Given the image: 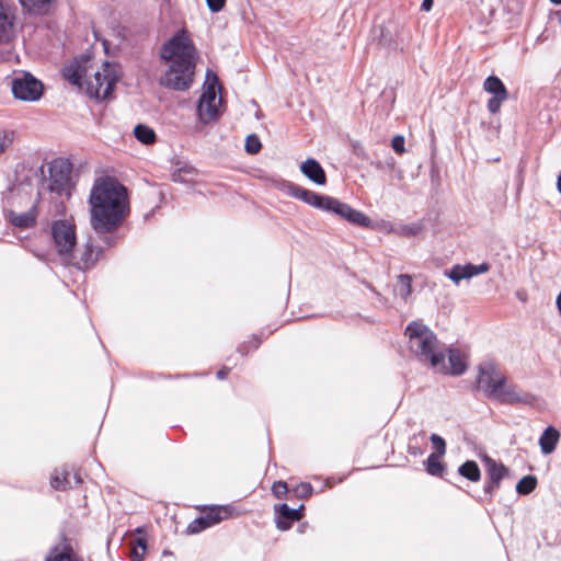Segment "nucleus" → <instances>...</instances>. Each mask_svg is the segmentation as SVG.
<instances>
[{
    "mask_svg": "<svg viewBox=\"0 0 561 561\" xmlns=\"http://www.w3.org/2000/svg\"><path fill=\"white\" fill-rule=\"evenodd\" d=\"M88 203L90 224L98 233L115 231L130 213L127 188L112 176L95 179Z\"/></svg>",
    "mask_w": 561,
    "mask_h": 561,
    "instance_id": "1",
    "label": "nucleus"
},
{
    "mask_svg": "<svg viewBox=\"0 0 561 561\" xmlns=\"http://www.w3.org/2000/svg\"><path fill=\"white\" fill-rule=\"evenodd\" d=\"M160 57L169 64L168 70L160 78V84L175 91L190 89L195 71L196 49L186 32H178L164 43Z\"/></svg>",
    "mask_w": 561,
    "mask_h": 561,
    "instance_id": "2",
    "label": "nucleus"
},
{
    "mask_svg": "<svg viewBox=\"0 0 561 561\" xmlns=\"http://www.w3.org/2000/svg\"><path fill=\"white\" fill-rule=\"evenodd\" d=\"M289 194L314 208L335 215L353 225L365 228L371 227V220L368 216L335 197L322 195L298 185H290Z\"/></svg>",
    "mask_w": 561,
    "mask_h": 561,
    "instance_id": "3",
    "label": "nucleus"
},
{
    "mask_svg": "<svg viewBox=\"0 0 561 561\" xmlns=\"http://www.w3.org/2000/svg\"><path fill=\"white\" fill-rule=\"evenodd\" d=\"M411 353L432 368H445V353L436 334L424 323L412 321L405 328Z\"/></svg>",
    "mask_w": 561,
    "mask_h": 561,
    "instance_id": "4",
    "label": "nucleus"
},
{
    "mask_svg": "<svg viewBox=\"0 0 561 561\" xmlns=\"http://www.w3.org/2000/svg\"><path fill=\"white\" fill-rule=\"evenodd\" d=\"M121 68L116 64L105 61L101 70L94 72L87 82V93L96 100L106 99L114 90L121 78Z\"/></svg>",
    "mask_w": 561,
    "mask_h": 561,
    "instance_id": "5",
    "label": "nucleus"
},
{
    "mask_svg": "<svg viewBox=\"0 0 561 561\" xmlns=\"http://www.w3.org/2000/svg\"><path fill=\"white\" fill-rule=\"evenodd\" d=\"M51 237L62 263H71L77 245L76 226L66 219L55 220L51 225Z\"/></svg>",
    "mask_w": 561,
    "mask_h": 561,
    "instance_id": "6",
    "label": "nucleus"
},
{
    "mask_svg": "<svg viewBox=\"0 0 561 561\" xmlns=\"http://www.w3.org/2000/svg\"><path fill=\"white\" fill-rule=\"evenodd\" d=\"M504 382H506V376L493 359H485L479 364L477 388L488 398L492 399Z\"/></svg>",
    "mask_w": 561,
    "mask_h": 561,
    "instance_id": "7",
    "label": "nucleus"
},
{
    "mask_svg": "<svg viewBox=\"0 0 561 561\" xmlns=\"http://www.w3.org/2000/svg\"><path fill=\"white\" fill-rule=\"evenodd\" d=\"M48 188L58 195H70L72 164L65 159H56L49 164Z\"/></svg>",
    "mask_w": 561,
    "mask_h": 561,
    "instance_id": "8",
    "label": "nucleus"
},
{
    "mask_svg": "<svg viewBox=\"0 0 561 561\" xmlns=\"http://www.w3.org/2000/svg\"><path fill=\"white\" fill-rule=\"evenodd\" d=\"M210 75L211 81L204 89L197 106L198 115L203 123H209L218 116L217 105L220 100L217 99V89L219 88V81L217 76L210 71H207V79H209Z\"/></svg>",
    "mask_w": 561,
    "mask_h": 561,
    "instance_id": "9",
    "label": "nucleus"
},
{
    "mask_svg": "<svg viewBox=\"0 0 561 561\" xmlns=\"http://www.w3.org/2000/svg\"><path fill=\"white\" fill-rule=\"evenodd\" d=\"M11 90L14 98L34 102L43 94V83L31 73L24 72L12 80Z\"/></svg>",
    "mask_w": 561,
    "mask_h": 561,
    "instance_id": "10",
    "label": "nucleus"
},
{
    "mask_svg": "<svg viewBox=\"0 0 561 561\" xmlns=\"http://www.w3.org/2000/svg\"><path fill=\"white\" fill-rule=\"evenodd\" d=\"M504 404H531L534 397L515 385H507V381L500 387L495 396L492 398Z\"/></svg>",
    "mask_w": 561,
    "mask_h": 561,
    "instance_id": "11",
    "label": "nucleus"
},
{
    "mask_svg": "<svg viewBox=\"0 0 561 561\" xmlns=\"http://www.w3.org/2000/svg\"><path fill=\"white\" fill-rule=\"evenodd\" d=\"M374 38L388 48H397L401 38V27L393 21H388L377 26L373 31Z\"/></svg>",
    "mask_w": 561,
    "mask_h": 561,
    "instance_id": "12",
    "label": "nucleus"
},
{
    "mask_svg": "<svg viewBox=\"0 0 561 561\" xmlns=\"http://www.w3.org/2000/svg\"><path fill=\"white\" fill-rule=\"evenodd\" d=\"M304 505L301 504L298 508H290L287 504L283 503L275 505V512L277 514L276 527L279 530H288L294 522H298L302 517L301 511Z\"/></svg>",
    "mask_w": 561,
    "mask_h": 561,
    "instance_id": "13",
    "label": "nucleus"
},
{
    "mask_svg": "<svg viewBox=\"0 0 561 561\" xmlns=\"http://www.w3.org/2000/svg\"><path fill=\"white\" fill-rule=\"evenodd\" d=\"M14 19L11 8L0 2V44H7L13 38Z\"/></svg>",
    "mask_w": 561,
    "mask_h": 561,
    "instance_id": "14",
    "label": "nucleus"
},
{
    "mask_svg": "<svg viewBox=\"0 0 561 561\" xmlns=\"http://www.w3.org/2000/svg\"><path fill=\"white\" fill-rule=\"evenodd\" d=\"M8 221L18 228L27 229L36 222V204H33L27 211L16 213L9 210L5 215Z\"/></svg>",
    "mask_w": 561,
    "mask_h": 561,
    "instance_id": "15",
    "label": "nucleus"
},
{
    "mask_svg": "<svg viewBox=\"0 0 561 561\" xmlns=\"http://www.w3.org/2000/svg\"><path fill=\"white\" fill-rule=\"evenodd\" d=\"M488 473L490 481L485 484L484 491L492 494L500 486L501 480L507 476L508 471L502 463H496L494 460L489 459Z\"/></svg>",
    "mask_w": 561,
    "mask_h": 561,
    "instance_id": "16",
    "label": "nucleus"
},
{
    "mask_svg": "<svg viewBox=\"0 0 561 561\" xmlns=\"http://www.w3.org/2000/svg\"><path fill=\"white\" fill-rule=\"evenodd\" d=\"M102 254V250H98L94 252L92 245L90 243H87L84 245V249L80 253L79 259L77 260L73 255L71 263H65L66 265H73L77 268L84 271L89 270L94 266V264L98 262L100 255Z\"/></svg>",
    "mask_w": 561,
    "mask_h": 561,
    "instance_id": "17",
    "label": "nucleus"
},
{
    "mask_svg": "<svg viewBox=\"0 0 561 561\" xmlns=\"http://www.w3.org/2000/svg\"><path fill=\"white\" fill-rule=\"evenodd\" d=\"M448 362L449 367L443 368L442 366L437 369L444 370L453 376H460L466 373L468 365L465 355L457 348H448Z\"/></svg>",
    "mask_w": 561,
    "mask_h": 561,
    "instance_id": "18",
    "label": "nucleus"
},
{
    "mask_svg": "<svg viewBox=\"0 0 561 561\" xmlns=\"http://www.w3.org/2000/svg\"><path fill=\"white\" fill-rule=\"evenodd\" d=\"M300 171L305 176H307L310 181L318 185H324L327 182V176L323 168L317 160L312 158L307 159L305 162L301 163Z\"/></svg>",
    "mask_w": 561,
    "mask_h": 561,
    "instance_id": "19",
    "label": "nucleus"
},
{
    "mask_svg": "<svg viewBox=\"0 0 561 561\" xmlns=\"http://www.w3.org/2000/svg\"><path fill=\"white\" fill-rule=\"evenodd\" d=\"M45 561H78L71 545L64 538L58 546L50 548Z\"/></svg>",
    "mask_w": 561,
    "mask_h": 561,
    "instance_id": "20",
    "label": "nucleus"
},
{
    "mask_svg": "<svg viewBox=\"0 0 561 561\" xmlns=\"http://www.w3.org/2000/svg\"><path fill=\"white\" fill-rule=\"evenodd\" d=\"M560 439L559 431L553 426H548L539 437L540 450L543 455L554 451Z\"/></svg>",
    "mask_w": 561,
    "mask_h": 561,
    "instance_id": "21",
    "label": "nucleus"
},
{
    "mask_svg": "<svg viewBox=\"0 0 561 561\" xmlns=\"http://www.w3.org/2000/svg\"><path fill=\"white\" fill-rule=\"evenodd\" d=\"M62 76L70 83L81 87L82 85L81 80L85 76V68L82 66L81 62L75 60L64 67Z\"/></svg>",
    "mask_w": 561,
    "mask_h": 561,
    "instance_id": "22",
    "label": "nucleus"
},
{
    "mask_svg": "<svg viewBox=\"0 0 561 561\" xmlns=\"http://www.w3.org/2000/svg\"><path fill=\"white\" fill-rule=\"evenodd\" d=\"M50 485L57 491H65L72 488L70 470L68 468L56 469L50 477Z\"/></svg>",
    "mask_w": 561,
    "mask_h": 561,
    "instance_id": "23",
    "label": "nucleus"
},
{
    "mask_svg": "<svg viewBox=\"0 0 561 561\" xmlns=\"http://www.w3.org/2000/svg\"><path fill=\"white\" fill-rule=\"evenodd\" d=\"M196 175V169L193 165L185 163L181 167H178L172 172L171 178L173 182L188 184L194 182Z\"/></svg>",
    "mask_w": 561,
    "mask_h": 561,
    "instance_id": "24",
    "label": "nucleus"
},
{
    "mask_svg": "<svg viewBox=\"0 0 561 561\" xmlns=\"http://www.w3.org/2000/svg\"><path fill=\"white\" fill-rule=\"evenodd\" d=\"M483 89L492 95L502 96V99L508 98L507 89L505 88L502 80L496 76H489L483 83Z\"/></svg>",
    "mask_w": 561,
    "mask_h": 561,
    "instance_id": "25",
    "label": "nucleus"
},
{
    "mask_svg": "<svg viewBox=\"0 0 561 561\" xmlns=\"http://www.w3.org/2000/svg\"><path fill=\"white\" fill-rule=\"evenodd\" d=\"M203 516L209 527H213L229 516L227 506H214L204 512Z\"/></svg>",
    "mask_w": 561,
    "mask_h": 561,
    "instance_id": "26",
    "label": "nucleus"
},
{
    "mask_svg": "<svg viewBox=\"0 0 561 561\" xmlns=\"http://www.w3.org/2000/svg\"><path fill=\"white\" fill-rule=\"evenodd\" d=\"M412 278L408 274H401L398 276L393 291L396 296L407 300L412 291Z\"/></svg>",
    "mask_w": 561,
    "mask_h": 561,
    "instance_id": "27",
    "label": "nucleus"
},
{
    "mask_svg": "<svg viewBox=\"0 0 561 561\" xmlns=\"http://www.w3.org/2000/svg\"><path fill=\"white\" fill-rule=\"evenodd\" d=\"M21 5L31 13L45 14L49 11L53 0H19Z\"/></svg>",
    "mask_w": 561,
    "mask_h": 561,
    "instance_id": "28",
    "label": "nucleus"
},
{
    "mask_svg": "<svg viewBox=\"0 0 561 561\" xmlns=\"http://www.w3.org/2000/svg\"><path fill=\"white\" fill-rule=\"evenodd\" d=\"M444 275L448 277L454 284L459 285L462 279H470L469 265H454L450 270L444 271Z\"/></svg>",
    "mask_w": 561,
    "mask_h": 561,
    "instance_id": "29",
    "label": "nucleus"
},
{
    "mask_svg": "<svg viewBox=\"0 0 561 561\" xmlns=\"http://www.w3.org/2000/svg\"><path fill=\"white\" fill-rule=\"evenodd\" d=\"M458 472L460 476H462L463 478H466L472 482H477L481 478V472H480L479 466L473 460H467L466 462H463L459 467Z\"/></svg>",
    "mask_w": 561,
    "mask_h": 561,
    "instance_id": "30",
    "label": "nucleus"
},
{
    "mask_svg": "<svg viewBox=\"0 0 561 561\" xmlns=\"http://www.w3.org/2000/svg\"><path fill=\"white\" fill-rule=\"evenodd\" d=\"M134 135L136 139L145 145H151L156 141V133L154 130L144 124H138L134 128Z\"/></svg>",
    "mask_w": 561,
    "mask_h": 561,
    "instance_id": "31",
    "label": "nucleus"
},
{
    "mask_svg": "<svg viewBox=\"0 0 561 561\" xmlns=\"http://www.w3.org/2000/svg\"><path fill=\"white\" fill-rule=\"evenodd\" d=\"M423 226L420 222H413L409 225H401L397 228L391 227L389 231L394 232L399 236L403 237H414L419 234L422 230Z\"/></svg>",
    "mask_w": 561,
    "mask_h": 561,
    "instance_id": "32",
    "label": "nucleus"
},
{
    "mask_svg": "<svg viewBox=\"0 0 561 561\" xmlns=\"http://www.w3.org/2000/svg\"><path fill=\"white\" fill-rule=\"evenodd\" d=\"M439 457L435 454H431L426 461V471L431 476L440 477L444 472V465L439 461Z\"/></svg>",
    "mask_w": 561,
    "mask_h": 561,
    "instance_id": "33",
    "label": "nucleus"
},
{
    "mask_svg": "<svg viewBox=\"0 0 561 561\" xmlns=\"http://www.w3.org/2000/svg\"><path fill=\"white\" fill-rule=\"evenodd\" d=\"M537 485V479L534 476L522 478L516 484V491L519 494H529Z\"/></svg>",
    "mask_w": 561,
    "mask_h": 561,
    "instance_id": "34",
    "label": "nucleus"
},
{
    "mask_svg": "<svg viewBox=\"0 0 561 561\" xmlns=\"http://www.w3.org/2000/svg\"><path fill=\"white\" fill-rule=\"evenodd\" d=\"M147 549V542L144 538H136L135 545L131 548V560L133 561H142L145 552Z\"/></svg>",
    "mask_w": 561,
    "mask_h": 561,
    "instance_id": "35",
    "label": "nucleus"
},
{
    "mask_svg": "<svg viewBox=\"0 0 561 561\" xmlns=\"http://www.w3.org/2000/svg\"><path fill=\"white\" fill-rule=\"evenodd\" d=\"M207 528H209V526L207 525L205 517L202 515V516L193 519L187 525L186 533L190 535H195V534L202 533L203 530H205Z\"/></svg>",
    "mask_w": 561,
    "mask_h": 561,
    "instance_id": "36",
    "label": "nucleus"
},
{
    "mask_svg": "<svg viewBox=\"0 0 561 561\" xmlns=\"http://www.w3.org/2000/svg\"><path fill=\"white\" fill-rule=\"evenodd\" d=\"M244 147L248 153L255 154L260 151L262 145L259 137L252 134L247 137Z\"/></svg>",
    "mask_w": 561,
    "mask_h": 561,
    "instance_id": "37",
    "label": "nucleus"
},
{
    "mask_svg": "<svg viewBox=\"0 0 561 561\" xmlns=\"http://www.w3.org/2000/svg\"><path fill=\"white\" fill-rule=\"evenodd\" d=\"M294 492L296 494L297 497L299 499H307L309 496L312 495L313 493V488L310 483L308 482H301L299 483L295 489H294Z\"/></svg>",
    "mask_w": 561,
    "mask_h": 561,
    "instance_id": "38",
    "label": "nucleus"
},
{
    "mask_svg": "<svg viewBox=\"0 0 561 561\" xmlns=\"http://www.w3.org/2000/svg\"><path fill=\"white\" fill-rule=\"evenodd\" d=\"M430 439L433 444V447H434L437 456H444L446 453L445 439L437 434H432Z\"/></svg>",
    "mask_w": 561,
    "mask_h": 561,
    "instance_id": "39",
    "label": "nucleus"
},
{
    "mask_svg": "<svg viewBox=\"0 0 561 561\" xmlns=\"http://www.w3.org/2000/svg\"><path fill=\"white\" fill-rule=\"evenodd\" d=\"M288 492L287 483L284 481H276L272 485V493L277 499H284Z\"/></svg>",
    "mask_w": 561,
    "mask_h": 561,
    "instance_id": "40",
    "label": "nucleus"
},
{
    "mask_svg": "<svg viewBox=\"0 0 561 561\" xmlns=\"http://www.w3.org/2000/svg\"><path fill=\"white\" fill-rule=\"evenodd\" d=\"M506 100L507 99H502V96L492 95V98L488 101L489 112L491 114H496L500 111L502 103Z\"/></svg>",
    "mask_w": 561,
    "mask_h": 561,
    "instance_id": "41",
    "label": "nucleus"
},
{
    "mask_svg": "<svg viewBox=\"0 0 561 561\" xmlns=\"http://www.w3.org/2000/svg\"><path fill=\"white\" fill-rule=\"evenodd\" d=\"M391 147L397 153H403L405 151L404 137L400 135L394 136L391 140Z\"/></svg>",
    "mask_w": 561,
    "mask_h": 561,
    "instance_id": "42",
    "label": "nucleus"
},
{
    "mask_svg": "<svg viewBox=\"0 0 561 561\" xmlns=\"http://www.w3.org/2000/svg\"><path fill=\"white\" fill-rule=\"evenodd\" d=\"M471 277L483 274L489 271V264L482 263L479 265L468 264Z\"/></svg>",
    "mask_w": 561,
    "mask_h": 561,
    "instance_id": "43",
    "label": "nucleus"
},
{
    "mask_svg": "<svg viewBox=\"0 0 561 561\" xmlns=\"http://www.w3.org/2000/svg\"><path fill=\"white\" fill-rule=\"evenodd\" d=\"M206 4L211 12L216 13L224 9L226 0H206Z\"/></svg>",
    "mask_w": 561,
    "mask_h": 561,
    "instance_id": "44",
    "label": "nucleus"
},
{
    "mask_svg": "<svg viewBox=\"0 0 561 561\" xmlns=\"http://www.w3.org/2000/svg\"><path fill=\"white\" fill-rule=\"evenodd\" d=\"M12 144V137L7 131H0V152Z\"/></svg>",
    "mask_w": 561,
    "mask_h": 561,
    "instance_id": "45",
    "label": "nucleus"
},
{
    "mask_svg": "<svg viewBox=\"0 0 561 561\" xmlns=\"http://www.w3.org/2000/svg\"><path fill=\"white\" fill-rule=\"evenodd\" d=\"M70 480L72 482V488L81 483V477L78 472L70 470Z\"/></svg>",
    "mask_w": 561,
    "mask_h": 561,
    "instance_id": "46",
    "label": "nucleus"
},
{
    "mask_svg": "<svg viewBox=\"0 0 561 561\" xmlns=\"http://www.w3.org/2000/svg\"><path fill=\"white\" fill-rule=\"evenodd\" d=\"M433 2H434L433 0H423V2L421 4V10L428 12L433 7Z\"/></svg>",
    "mask_w": 561,
    "mask_h": 561,
    "instance_id": "47",
    "label": "nucleus"
},
{
    "mask_svg": "<svg viewBox=\"0 0 561 561\" xmlns=\"http://www.w3.org/2000/svg\"><path fill=\"white\" fill-rule=\"evenodd\" d=\"M228 373H229L228 368H222V369L217 371V378L218 379H225L227 377Z\"/></svg>",
    "mask_w": 561,
    "mask_h": 561,
    "instance_id": "48",
    "label": "nucleus"
},
{
    "mask_svg": "<svg viewBox=\"0 0 561 561\" xmlns=\"http://www.w3.org/2000/svg\"><path fill=\"white\" fill-rule=\"evenodd\" d=\"M556 304L558 309L561 311V293L558 295Z\"/></svg>",
    "mask_w": 561,
    "mask_h": 561,
    "instance_id": "49",
    "label": "nucleus"
},
{
    "mask_svg": "<svg viewBox=\"0 0 561 561\" xmlns=\"http://www.w3.org/2000/svg\"><path fill=\"white\" fill-rule=\"evenodd\" d=\"M516 295H517L518 299H520L522 301L526 300V295L524 293L518 291Z\"/></svg>",
    "mask_w": 561,
    "mask_h": 561,
    "instance_id": "50",
    "label": "nucleus"
},
{
    "mask_svg": "<svg viewBox=\"0 0 561 561\" xmlns=\"http://www.w3.org/2000/svg\"><path fill=\"white\" fill-rule=\"evenodd\" d=\"M554 4H561V0H550Z\"/></svg>",
    "mask_w": 561,
    "mask_h": 561,
    "instance_id": "51",
    "label": "nucleus"
},
{
    "mask_svg": "<svg viewBox=\"0 0 561 561\" xmlns=\"http://www.w3.org/2000/svg\"><path fill=\"white\" fill-rule=\"evenodd\" d=\"M327 484H328V486H330V488L332 486V484H331L330 480H327Z\"/></svg>",
    "mask_w": 561,
    "mask_h": 561,
    "instance_id": "52",
    "label": "nucleus"
}]
</instances>
